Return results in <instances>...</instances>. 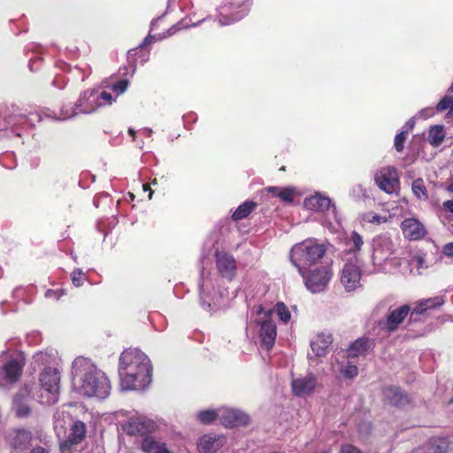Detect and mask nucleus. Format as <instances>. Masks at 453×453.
Returning <instances> with one entry per match:
<instances>
[{"mask_svg": "<svg viewBox=\"0 0 453 453\" xmlns=\"http://www.w3.org/2000/svg\"><path fill=\"white\" fill-rule=\"evenodd\" d=\"M267 189L270 193H273V196L280 197L284 202H293L295 189L292 188H280L278 187H269Z\"/></svg>", "mask_w": 453, "mask_h": 453, "instance_id": "nucleus-38", "label": "nucleus"}, {"mask_svg": "<svg viewBox=\"0 0 453 453\" xmlns=\"http://www.w3.org/2000/svg\"><path fill=\"white\" fill-rule=\"evenodd\" d=\"M215 263L219 274L228 281L235 277L237 265L233 255L223 250L215 251Z\"/></svg>", "mask_w": 453, "mask_h": 453, "instance_id": "nucleus-17", "label": "nucleus"}, {"mask_svg": "<svg viewBox=\"0 0 453 453\" xmlns=\"http://www.w3.org/2000/svg\"><path fill=\"white\" fill-rule=\"evenodd\" d=\"M226 443L224 436L216 434H204L198 439L197 449L199 453H215Z\"/></svg>", "mask_w": 453, "mask_h": 453, "instance_id": "nucleus-22", "label": "nucleus"}, {"mask_svg": "<svg viewBox=\"0 0 453 453\" xmlns=\"http://www.w3.org/2000/svg\"><path fill=\"white\" fill-rule=\"evenodd\" d=\"M182 119H183L185 128L189 129V127H188V121L189 120V121H192V122H196V119H197V117H196V115L195 113L190 112L188 114L184 115L182 117Z\"/></svg>", "mask_w": 453, "mask_h": 453, "instance_id": "nucleus-55", "label": "nucleus"}, {"mask_svg": "<svg viewBox=\"0 0 453 453\" xmlns=\"http://www.w3.org/2000/svg\"><path fill=\"white\" fill-rule=\"evenodd\" d=\"M142 189H143L144 192L149 191V199L150 200L152 198V196H153V190L150 188V185L149 184H143L142 185Z\"/></svg>", "mask_w": 453, "mask_h": 453, "instance_id": "nucleus-63", "label": "nucleus"}, {"mask_svg": "<svg viewBox=\"0 0 453 453\" xmlns=\"http://www.w3.org/2000/svg\"><path fill=\"white\" fill-rule=\"evenodd\" d=\"M134 195L133 193H130L128 192L125 196H124V199L127 201V202H132L134 200Z\"/></svg>", "mask_w": 453, "mask_h": 453, "instance_id": "nucleus-64", "label": "nucleus"}, {"mask_svg": "<svg viewBox=\"0 0 453 453\" xmlns=\"http://www.w3.org/2000/svg\"><path fill=\"white\" fill-rule=\"evenodd\" d=\"M30 453H49V451L43 447L38 446L34 448Z\"/></svg>", "mask_w": 453, "mask_h": 453, "instance_id": "nucleus-62", "label": "nucleus"}, {"mask_svg": "<svg viewBox=\"0 0 453 453\" xmlns=\"http://www.w3.org/2000/svg\"><path fill=\"white\" fill-rule=\"evenodd\" d=\"M395 253V244L391 237L387 234H380L372 240V269L369 273H388L389 271L388 265L394 262L393 255Z\"/></svg>", "mask_w": 453, "mask_h": 453, "instance_id": "nucleus-7", "label": "nucleus"}, {"mask_svg": "<svg viewBox=\"0 0 453 453\" xmlns=\"http://www.w3.org/2000/svg\"><path fill=\"white\" fill-rule=\"evenodd\" d=\"M118 370L122 391L143 390L152 380L151 362L138 349H127L121 353Z\"/></svg>", "mask_w": 453, "mask_h": 453, "instance_id": "nucleus-1", "label": "nucleus"}, {"mask_svg": "<svg viewBox=\"0 0 453 453\" xmlns=\"http://www.w3.org/2000/svg\"><path fill=\"white\" fill-rule=\"evenodd\" d=\"M216 418L219 419V409L218 410H203L197 413V419L204 425L212 423Z\"/></svg>", "mask_w": 453, "mask_h": 453, "instance_id": "nucleus-41", "label": "nucleus"}, {"mask_svg": "<svg viewBox=\"0 0 453 453\" xmlns=\"http://www.w3.org/2000/svg\"><path fill=\"white\" fill-rule=\"evenodd\" d=\"M141 133L145 136V137H150L151 134H153V130L150 127H144L142 129H141Z\"/></svg>", "mask_w": 453, "mask_h": 453, "instance_id": "nucleus-61", "label": "nucleus"}, {"mask_svg": "<svg viewBox=\"0 0 453 453\" xmlns=\"http://www.w3.org/2000/svg\"><path fill=\"white\" fill-rule=\"evenodd\" d=\"M39 381L41 388L38 401L45 405L56 403L59 398L60 372L58 369L52 366L45 367L40 373Z\"/></svg>", "mask_w": 453, "mask_h": 453, "instance_id": "nucleus-8", "label": "nucleus"}, {"mask_svg": "<svg viewBox=\"0 0 453 453\" xmlns=\"http://www.w3.org/2000/svg\"><path fill=\"white\" fill-rule=\"evenodd\" d=\"M13 409L19 418H26L31 412L30 407L27 403L23 402L19 395H17L13 399Z\"/></svg>", "mask_w": 453, "mask_h": 453, "instance_id": "nucleus-40", "label": "nucleus"}, {"mask_svg": "<svg viewBox=\"0 0 453 453\" xmlns=\"http://www.w3.org/2000/svg\"><path fill=\"white\" fill-rule=\"evenodd\" d=\"M79 114H81V113L78 111V109H76V103H75L74 105H71V104L63 105L60 110V116L54 117V118L58 120H66V119H73V118L78 116Z\"/></svg>", "mask_w": 453, "mask_h": 453, "instance_id": "nucleus-42", "label": "nucleus"}, {"mask_svg": "<svg viewBox=\"0 0 453 453\" xmlns=\"http://www.w3.org/2000/svg\"><path fill=\"white\" fill-rule=\"evenodd\" d=\"M374 181L380 189L393 194L399 188V176L395 166H385L374 174Z\"/></svg>", "mask_w": 453, "mask_h": 453, "instance_id": "nucleus-15", "label": "nucleus"}, {"mask_svg": "<svg viewBox=\"0 0 453 453\" xmlns=\"http://www.w3.org/2000/svg\"><path fill=\"white\" fill-rule=\"evenodd\" d=\"M445 138L444 127L441 125L432 126L428 133V142L434 147H438Z\"/></svg>", "mask_w": 453, "mask_h": 453, "instance_id": "nucleus-35", "label": "nucleus"}, {"mask_svg": "<svg viewBox=\"0 0 453 453\" xmlns=\"http://www.w3.org/2000/svg\"><path fill=\"white\" fill-rule=\"evenodd\" d=\"M23 363L17 358L4 362L0 357V388L17 382L22 373Z\"/></svg>", "mask_w": 453, "mask_h": 453, "instance_id": "nucleus-16", "label": "nucleus"}, {"mask_svg": "<svg viewBox=\"0 0 453 453\" xmlns=\"http://www.w3.org/2000/svg\"><path fill=\"white\" fill-rule=\"evenodd\" d=\"M38 113L27 112L16 104L0 110V131H7L15 137L22 136V130L27 129L40 121Z\"/></svg>", "mask_w": 453, "mask_h": 453, "instance_id": "nucleus-5", "label": "nucleus"}, {"mask_svg": "<svg viewBox=\"0 0 453 453\" xmlns=\"http://www.w3.org/2000/svg\"><path fill=\"white\" fill-rule=\"evenodd\" d=\"M252 0H226L219 7V24L227 26L246 17L251 8Z\"/></svg>", "mask_w": 453, "mask_h": 453, "instance_id": "nucleus-10", "label": "nucleus"}, {"mask_svg": "<svg viewBox=\"0 0 453 453\" xmlns=\"http://www.w3.org/2000/svg\"><path fill=\"white\" fill-rule=\"evenodd\" d=\"M340 453H363L358 448L351 444H343L341 447Z\"/></svg>", "mask_w": 453, "mask_h": 453, "instance_id": "nucleus-53", "label": "nucleus"}, {"mask_svg": "<svg viewBox=\"0 0 453 453\" xmlns=\"http://www.w3.org/2000/svg\"><path fill=\"white\" fill-rule=\"evenodd\" d=\"M303 279L305 287L311 293H320L326 289L333 273L329 265H322L313 270L303 271L300 273Z\"/></svg>", "mask_w": 453, "mask_h": 453, "instance_id": "nucleus-11", "label": "nucleus"}, {"mask_svg": "<svg viewBox=\"0 0 453 453\" xmlns=\"http://www.w3.org/2000/svg\"><path fill=\"white\" fill-rule=\"evenodd\" d=\"M72 382L81 394L88 397L105 399L111 393V383L105 373L83 357L73 362Z\"/></svg>", "mask_w": 453, "mask_h": 453, "instance_id": "nucleus-2", "label": "nucleus"}, {"mask_svg": "<svg viewBox=\"0 0 453 453\" xmlns=\"http://www.w3.org/2000/svg\"><path fill=\"white\" fill-rule=\"evenodd\" d=\"M401 229L403 236L411 241L423 239L426 234L425 226L416 218H408L401 223Z\"/></svg>", "mask_w": 453, "mask_h": 453, "instance_id": "nucleus-21", "label": "nucleus"}, {"mask_svg": "<svg viewBox=\"0 0 453 453\" xmlns=\"http://www.w3.org/2000/svg\"><path fill=\"white\" fill-rule=\"evenodd\" d=\"M219 421L228 428L246 426L250 422V416L240 409L221 407L219 408Z\"/></svg>", "mask_w": 453, "mask_h": 453, "instance_id": "nucleus-18", "label": "nucleus"}, {"mask_svg": "<svg viewBox=\"0 0 453 453\" xmlns=\"http://www.w3.org/2000/svg\"><path fill=\"white\" fill-rule=\"evenodd\" d=\"M140 449L143 453H173L164 441L153 435L142 437Z\"/></svg>", "mask_w": 453, "mask_h": 453, "instance_id": "nucleus-27", "label": "nucleus"}, {"mask_svg": "<svg viewBox=\"0 0 453 453\" xmlns=\"http://www.w3.org/2000/svg\"><path fill=\"white\" fill-rule=\"evenodd\" d=\"M442 208L453 214V199L443 202Z\"/></svg>", "mask_w": 453, "mask_h": 453, "instance_id": "nucleus-59", "label": "nucleus"}, {"mask_svg": "<svg viewBox=\"0 0 453 453\" xmlns=\"http://www.w3.org/2000/svg\"><path fill=\"white\" fill-rule=\"evenodd\" d=\"M67 83V80L65 76L57 75L52 81L51 85L58 89H63Z\"/></svg>", "mask_w": 453, "mask_h": 453, "instance_id": "nucleus-51", "label": "nucleus"}, {"mask_svg": "<svg viewBox=\"0 0 453 453\" xmlns=\"http://www.w3.org/2000/svg\"><path fill=\"white\" fill-rule=\"evenodd\" d=\"M157 428L156 423L143 416L132 417L126 425V431L128 434H141L142 437L151 435Z\"/></svg>", "mask_w": 453, "mask_h": 453, "instance_id": "nucleus-19", "label": "nucleus"}, {"mask_svg": "<svg viewBox=\"0 0 453 453\" xmlns=\"http://www.w3.org/2000/svg\"><path fill=\"white\" fill-rule=\"evenodd\" d=\"M411 191L414 196L419 201L428 199V191L422 178H418L412 181Z\"/></svg>", "mask_w": 453, "mask_h": 453, "instance_id": "nucleus-37", "label": "nucleus"}, {"mask_svg": "<svg viewBox=\"0 0 453 453\" xmlns=\"http://www.w3.org/2000/svg\"><path fill=\"white\" fill-rule=\"evenodd\" d=\"M442 253L446 257H453V242L445 244L442 248Z\"/></svg>", "mask_w": 453, "mask_h": 453, "instance_id": "nucleus-57", "label": "nucleus"}, {"mask_svg": "<svg viewBox=\"0 0 453 453\" xmlns=\"http://www.w3.org/2000/svg\"><path fill=\"white\" fill-rule=\"evenodd\" d=\"M412 309L409 304L401 305L395 309L389 310L387 317L379 321L380 328L385 333L395 332L407 316H411ZM411 317H409L410 319Z\"/></svg>", "mask_w": 453, "mask_h": 453, "instance_id": "nucleus-14", "label": "nucleus"}, {"mask_svg": "<svg viewBox=\"0 0 453 453\" xmlns=\"http://www.w3.org/2000/svg\"><path fill=\"white\" fill-rule=\"evenodd\" d=\"M434 115V110L433 107H426V108H423L421 109L418 114H417V117L419 118V119H426L430 117H433Z\"/></svg>", "mask_w": 453, "mask_h": 453, "instance_id": "nucleus-52", "label": "nucleus"}, {"mask_svg": "<svg viewBox=\"0 0 453 453\" xmlns=\"http://www.w3.org/2000/svg\"><path fill=\"white\" fill-rule=\"evenodd\" d=\"M326 251V247L323 242L315 238H308L292 247L290 261L299 273H303V271L317 264L325 256Z\"/></svg>", "mask_w": 453, "mask_h": 453, "instance_id": "nucleus-6", "label": "nucleus"}, {"mask_svg": "<svg viewBox=\"0 0 453 453\" xmlns=\"http://www.w3.org/2000/svg\"><path fill=\"white\" fill-rule=\"evenodd\" d=\"M383 395L390 404L399 408H405L411 404L410 397L395 386L385 388Z\"/></svg>", "mask_w": 453, "mask_h": 453, "instance_id": "nucleus-28", "label": "nucleus"}, {"mask_svg": "<svg viewBox=\"0 0 453 453\" xmlns=\"http://www.w3.org/2000/svg\"><path fill=\"white\" fill-rule=\"evenodd\" d=\"M415 117L411 118L403 127V131H406L408 134L410 131H411L415 127Z\"/></svg>", "mask_w": 453, "mask_h": 453, "instance_id": "nucleus-56", "label": "nucleus"}, {"mask_svg": "<svg viewBox=\"0 0 453 453\" xmlns=\"http://www.w3.org/2000/svg\"><path fill=\"white\" fill-rule=\"evenodd\" d=\"M452 104H453V97L450 96H445L436 104V107H435L436 111L437 112H441V111H444L446 110H449V107L452 105Z\"/></svg>", "mask_w": 453, "mask_h": 453, "instance_id": "nucleus-49", "label": "nucleus"}, {"mask_svg": "<svg viewBox=\"0 0 453 453\" xmlns=\"http://www.w3.org/2000/svg\"><path fill=\"white\" fill-rule=\"evenodd\" d=\"M23 291H24V289L22 287H17L12 291V296L15 299H18L23 295Z\"/></svg>", "mask_w": 453, "mask_h": 453, "instance_id": "nucleus-60", "label": "nucleus"}, {"mask_svg": "<svg viewBox=\"0 0 453 453\" xmlns=\"http://www.w3.org/2000/svg\"><path fill=\"white\" fill-rule=\"evenodd\" d=\"M363 244V237L357 232L352 231L350 236L346 240L348 250L344 257H357V252L361 250Z\"/></svg>", "mask_w": 453, "mask_h": 453, "instance_id": "nucleus-32", "label": "nucleus"}, {"mask_svg": "<svg viewBox=\"0 0 453 453\" xmlns=\"http://www.w3.org/2000/svg\"><path fill=\"white\" fill-rule=\"evenodd\" d=\"M58 352L53 349L41 350L33 355L32 366L34 370L52 366L57 364Z\"/></svg>", "mask_w": 453, "mask_h": 453, "instance_id": "nucleus-26", "label": "nucleus"}, {"mask_svg": "<svg viewBox=\"0 0 453 453\" xmlns=\"http://www.w3.org/2000/svg\"><path fill=\"white\" fill-rule=\"evenodd\" d=\"M204 19H203L198 20L196 22H193L191 25L188 24L185 19H182V20L179 21L178 23L174 24L172 27L167 29L162 35H147L143 39L142 43L138 46L137 49H142V48L150 44L153 41L161 40V39L172 36V35H173L174 34H176L178 31H180L181 29L188 28V27H197Z\"/></svg>", "mask_w": 453, "mask_h": 453, "instance_id": "nucleus-24", "label": "nucleus"}, {"mask_svg": "<svg viewBox=\"0 0 453 453\" xmlns=\"http://www.w3.org/2000/svg\"><path fill=\"white\" fill-rule=\"evenodd\" d=\"M40 61H41V58H39V57H36L35 58H30L28 66H29L31 72H35L39 69Z\"/></svg>", "mask_w": 453, "mask_h": 453, "instance_id": "nucleus-54", "label": "nucleus"}, {"mask_svg": "<svg viewBox=\"0 0 453 453\" xmlns=\"http://www.w3.org/2000/svg\"><path fill=\"white\" fill-rule=\"evenodd\" d=\"M272 310V314L274 312L280 321L288 324L291 319V312L287 305L282 302H278Z\"/></svg>", "mask_w": 453, "mask_h": 453, "instance_id": "nucleus-39", "label": "nucleus"}, {"mask_svg": "<svg viewBox=\"0 0 453 453\" xmlns=\"http://www.w3.org/2000/svg\"><path fill=\"white\" fill-rule=\"evenodd\" d=\"M257 207L253 201H246L240 204L232 214L234 221H239L247 218Z\"/></svg>", "mask_w": 453, "mask_h": 453, "instance_id": "nucleus-33", "label": "nucleus"}, {"mask_svg": "<svg viewBox=\"0 0 453 453\" xmlns=\"http://www.w3.org/2000/svg\"><path fill=\"white\" fill-rule=\"evenodd\" d=\"M363 220L368 223L380 225L387 222V219L372 211H369L363 216Z\"/></svg>", "mask_w": 453, "mask_h": 453, "instance_id": "nucleus-47", "label": "nucleus"}, {"mask_svg": "<svg viewBox=\"0 0 453 453\" xmlns=\"http://www.w3.org/2000/svg\"><path fill=\"white\" fill-rule=\"evenodd\" d=\"M373 347V342L367 337H361L356 340L348 349L349 357H357L365 355Z\"/></svg>", "mask_w": 453, "mask_h": 453, "instance_id": "nucleus-30", "label": "nucleus"}, {"mask_svg": "<svg viewBox=\"0 0 453 453\" xmlns=\"http://www.w3.org/2000/svg\"><path fill=\"white\" fill-rule=\"evenodd\" d=\"M199 296L201 307L209 313L225 309L228 303V292L221 287L220 279L201 270L199 280Z\"/></svg>", "mask_w": 453, "mask_h": 453, "instance_id": "nucleus-3", "label": "nucleus"}, {"mask_svg": "<svg viewBox=\"0 0 453 453\" xmlns=\"http://www.w3.org/2000/svg\"><path fill=\"white\" fill-rule=\"evenodd\" d=\"M303 205L306 209L311 211L319 212L328 211V215H331L338 225L341 224V218L336 205L328 196L317 192L315 195L306 197L303 201Z\"/></svg>", "mask_w": 453, "mask_h": 453, "instance_id": "nucleus-13", "label": "nucleus"}, {"mask_svg": "<svg viewBox=\"0 0 453 453\" xmlns=\"http://www.w3.org/2000/svg\"><path fill=\"white\" fill-rule=\"evenodd\" d=\"M317 380L314 375L308 374L294 379L291 382L292 391L296 396H305L311 394L316 387Z\"/></svg>", "mask_w": 453, "mask_h": 453, "instance_id": "nucleus-25", "label": "nucleus"}, {"mask_svg": "<svg viewBox=\"0 0 453 453\" xmlns=\"http://www.w3.org/2000/svg\"><path fill=\"white\" fill-rule=\"evenodd\" d=\"M407 134H408L406 133V131L402 130L395 135L394 141V147L397 152L403 151Z\"/></svg>", "mask_w": 453, "mask_h": 453, "instance_id": "nucleus-48", "label": "nucleus"}, {"mask_svg": "<svg viewBox=\"0 0 453 453\" xmlns=\"http://www.w3.org/2000/svg\"><path fill=\"white\" fill-rule=\"evenodd\" d=\"M343 261L340 282L347 292H352L361 287V269L357 257H343Z\"/></svg>", "mask_w": 453, "mask_h": 453, "instance_id": "nucleus-12", "label": "nucleus"}, {"mask_svg": "<svg viewBox=\"0 0 453 453\" xmlns=\"http://www.w3.org/2000/svg\"><path fill=\"white\" fill-rule=\"evenodd\" d=\"M116 101L111 93L100 88H89L81 92L77 99L76 109L81 114H91L97 109L111 105Z\"/></svg>", "mask_w": 453, "mask_h": 453, "instance_id": "nucleus-9", "label": "nucleus"}, {"mask_svg": "<svg viewBox=\"0 0 453 453\" xmlns=\"http://www.w3.org/2000/svg\"><path fill=\"white\" fill-rule=\"evenodd\" d=\"M333 342L332 334L329 333L318 334L311 341V348L317 357H325L327 354V349Z\"/></svg>", "mask_w": 453, "mask_h": 453, "instance_id": "nucleus-29", "label": "nucleus"}, {"mask_svg": "<svg viewBox=\"0 0 453 453\" xmlns=\"http://www.w3.org/2000/svg\"><path fill=\"white\" fill-rule=\"evenodd\" d=\"M85 276V273H83V271L80 268H76L73 271V273H71V280H72V283L74 287L76 288H80L83 285L84 283V278Z\"/></svg>", "mask_w": 453, "mask_h": 453, "instance_id": "nucleus-46", "label": "nucleus"}, {"mask_svg": "<svg viewBox=\"0 0 453 453\" xmlns=\"http://www.w3.org/2000/svg\"><path fill=\"white\" fill-rule=\"evenodd\" d=\"M31 441V432L24 428L13 429L8 434V441L11 447L18 451L27 449L30 446Z\"/></svg>", "mask_w": 453, "mask_h": 453, "instance_id": "nucleus-23", "label": "nucleus"}, {"mask_svg": "<svg viewBox=\"0 0 453 453\" xmlns=\"http://www.w3.org/2000/svg\"><path fill=\"white\" fill-rule=\"evenodd\" d=\"M87 432L86 425L84 422L81 420L75 421L71 428V433L68 437V442L71 444H77L81 442L85 437ZM66 443L61 445V449L63 453L65 452V449L66 447Z\"/></svg>", "mask_w": 453, "mask_h": 453, "instance_id": "nucleus-31", "label": "nucleus"}, {"mask_svg": "<svg viewBox=\"0 0 453 453\" xmlns=\"http://www.w3.org/2000/svg\"><path fill=\"white\" fill-rule=\"evenodd\" d=\"M445 303L444 296H436L434 297L419 300L411 312L409 323H414L419 320V316L424 315L427 311L435 310Z\"/></svg>", "mask_w": 453, "mask_h": 453, "instance_id": "nucleus-20", "label": "nucleus"}, {"mask_svg": "<svg viewBox=\"0 0 453 453\" xmlns=\"http://www.w3.org/2000/svg\"><path fill=\"white\" fill-rule=\"evenodd\" d=\"M253 327L258 329L261 347L270 350L273 347L277 336V327L272 319V310H266L262 304L254 306L250 313V320L247 322V334Z\"/></svg>", "mask_w": 453, "mask_h": 453, "instance_id": "nucleus-4", "label": "nucleus"}, {"mask_svg": "<svg viewBox=\"0 0 453 453\" xmlns=\"http://www.w3.org/2000/svg\"><path fill=\"white\" fill-rule=\"evenodd\" d=\"M69 419V413L63 410H57L53 414V425L58 436L65 432V426Z\"/></svg>", "mask_w": 453, "mask_h": 453, "instance_id": "nucleus-34", "label": "nucleus"}, {"mask_svg": "<svg viewBox=\"0 0 453 453\" xmlns=\"http://www.w3.org/2000/svg\"><path fill=\"white\" fill-rule=\"evenodd\" d=\"M340 373L345 378L353 379L357 375L358 369L356 365L348 362L346 365H341Z\"/></svg>", "mask_w": 453, "mask_h": 453, "instance_id": "nucleus-44", "label": "nucleus"}, {"mask_svg": "<svg viewBox=\"0 0 453 453\" xmlns=\"http://www.w3.org/2000/svg\"><path fill=\"white\" fill-rule=\"evenodd\" d=\"M65 290L63 288L48 289L45 291L44 296L48 299L59 300L64 295Z\"/></svg>", "mask_w": 453, "mask_h": 453, "instance_id": "nucleus-50", "label": "nucleus"}, {"mask_svg": "<svg viewBox=\"0 0 453 453\" xmlns=\"http://www.w3.org/2000/svg\"><path fill=\"white\" fill-rule=\"evenodd\" d=\"M62 68L65 71H67L73 79H80L81 81H84L86 78H88L91 73V68L89 65H86L85 68L79 66L72 67L69 65L64 63Z\"/></svg>", "mask_w": 453, "mask_h": 453, "instance_id": "nucleus-36", "label": "nucleus"}, {"mask_svg": "<svg viewBox=\"0 0 453 453\" xmlns=\"http://www.w3.org/2000/svg\"><path fill=\"white\" fill-rule=\"evenodd\" d=\"M4 306H9L10 307V311H15V308H14V305L11 304L9 302L7 301H4L0 303V310H1V312L3 315H5L8 311L4 310Z\"/></svg>", "mask_w": 453, "mask_h": 453, "instance_id": "nucleus-58", "label": "nucleus"}, {"mask_svg": "<svg viewBox=\"0 0 453 453\" xmlns=\"http://www.w3.org/2000/svg\"><path fill=\"white\" fill-rule=\"evenodd\" d=\"M445 450L444 448L436 444V441H429L419 447L411 453H442Z\"/></svg>", "mask_w": 453, "mask_h": 453, "instance_id": "nucleus-43", "label": "nucleus"}, {"mask_svg": "<svg viewBox=\"0 0 453 453\" xmlns=\"http://www.w3.org/2000/svg\"><path fill=\"white\" fill-rule=\"evenodd\" d=\"M129 81L127 79H121L116 83L109 86V88L116 94V96L125 93L128 88Z\"/></svg>", "mask_w": 453, "mask_h": 453, "instance_id": "nucleus-45", "label": "nucleus"}]
</instances>
